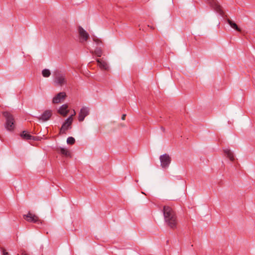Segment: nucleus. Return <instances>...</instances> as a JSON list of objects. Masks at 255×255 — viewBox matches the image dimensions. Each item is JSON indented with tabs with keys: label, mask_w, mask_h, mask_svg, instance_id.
<instances>
[{
	"label": "nucleus",
	"mask_w": 255,
	"mask_h": 255,
	"mask_svg": "<svg viewBox=\"0 0 255 255\" xmlns=\"http://www.w3.org/2000/svg\"><path fill=\"white\" fill-rule=\"evenodd\" d=\"M163 213L166 225L171 229H176L178 221L176 213L173 209L170 206H164L163 208Z\"/></svg>",
	"instance_id": "f257e3e1"
},
{
	"label": "nucleus",
	"mask_w": 255,
	"mask_h": 255,
	"mask_svg": "<svg viewBox=\"0 0 255 255\" xmlns=\"http://www.w3.org/2000/svg\"><path fill=\"white\" fill-rule=\"evenodd\" d=\"M53 82L55 85L61 87L67 84L66 74L61 71H55L54 73Z\"/></svg>",
	"instance_id": "f03ea898"
},
{
	"label": "nucleus",
	"mask_w": 255,
	"mask_h": 255,
	"mask_svg": "<svg viewBox=\"0 0 255 255\" xmlns=\"http://www.w3.org/2000/svg\"><path fill=\"white\" fill-rule=\"evenodd\" d=\"M3 116L6 119L5 128L7 130L12 131L15 128L14 119L11 114L7 112L3 113Z\"/></svg>",
	"instance_id": "7ed1b4c3"
},
{
	"label": "nucleus",
	"mask_w": 255,
	"mask_h": 255,
	"mask_svg": "<svg viewBox=\"0 0 255 255\" xmlns=\"http://www.w3.org/2000/svg\"><path fill=\"white\" fill-rule=\"evenodd\" d=\"M159 159L161 163V166L164 169L167 168L171 161L170 156L166 153L160 155Z\"/></svg>",
	"instance_id": "20e7f679"
},
{
	"label": "nucleus",
	"mask_w": 255,
	"mask_h": 255,
	"mask_svg": "<svg viewBox=\"0 0 255 255\" xmlns=\"http://www.w3.org/2000/svg\"><path fill=\"white\" fill-rule=\"evenodd\" d=\"M72 122L73 118H72V116H70L63 124L60 130V133H65L67 129L71 128Z\"/></svg>",
	"instance_id": "39448f33"
},
{
	"label": "nucleus",
	"mask_w": 255,
	"mask_h": 255,
	"mask_svg": "<svg viewBox=\"0 0 255 255\" xmlns=\"http://www.w3.org/2000/svg\"><path fill=\"white\" fill-rule=\"evenodd\" d=\"M23 218L28 222L39 223V222H40V223H42V222L40 221L38 217L30 212H28L26 215H24Z\"/></svg>",
	"instance_id": "423d86ee"
},
{
	"label": "nucleus",
	"mask_w": 255,
	"mask_h": 255,
	"mask_svg": "<svg viewBox=\"0 0 255 255\" xmlns=\"http://www.w3.org/2000/svg\"><path fill=\"white\" fill-rule=\"evenodd\" d=\"M210 6L221 15H223L224 12L221 6L217 2L216 0H207Z\"/></svg>",
	"instance_id": "0eeeda50"
},
{
	"label": "nucleus",
	"mask_w": 255,
	"mask_h": 255,
	"mask_svg": "<svg viewBox=\"0 0 255 255\" xmlns=\"http://www.w3.org/2000/svg\"><path fill=\"white\" fill-rule=\"evenodd\" d=\"M78 32L80 38V42L86 41L89 37V34L80 26L78 27Z\"/></svg>",
	"instance_id": "6e6552de"
},
{
	"label": "nucleus",
	"mask_w": 255,
	"mask_h": 255,
	"mask_svg": "<svg viewBox=\"0 0 255 255\" xmlns=\"http://www.w3.org/2000/svg\"><path fill=\"white\" fill-rule=\"evenodd\" d=\"M66 97V94L65 92H60L53 98L52 102L54 104L62 103L64 101Z\"/></svg>",
	"instance_id": "1a4fd4ad"
},
{
	"label": "nucleus",
	"mask_w": 255,
	"mask_h": 255,
	"mask_svg": "<svg viewBox=\"0 0 255 255\" xmlns=\"http://www.w3.org/2000/svg\"><path fill=\"white\" fill-rule=\"evenodd\" d=\"M89 114V109L87 107H83L81 109L78 116L79 122H83L85 118Z\"/></svg>",
	"instance_id": "9d476101"
},
{
	"label": "nucleus",
	"mask_w": 255,
	"mask_h": 255,
	"mask_svg": "<svg viewBox=\"0 0 255 255\" xmlns=\"http://www.w3.org/2000/svg\"><path fill=\"white\" fill-rule=\"evenodd\" d=\"M20 137L24 140H36L37 137L36 136L30 135L28 132L23 130L20 134Z\"/></svg>",
	"instance_id": "9b49d317"
},
{
	"label": "nucleus",
	"mask_w": 255,
	"mask_h": 255,
	"mask_svg": "<svg viewBox=\"0 0 255 255\" xmlns=\"http://www.w3.org/2000/svg\"><path fill=\"white\" fill-rule=\"evenodd\" d=\"M52 116V111L51 110H46L45 111L40 117L37 118L39 120H42V121H47Z\"/></svg>",
	"instance_id": "f8f14e48"
},
{
	"label": "nucleus",
	"mask_w": 255,
	"mask_h": 255,
	"mask_svg": "<svg viewBox=\"0 0 255 255\" xmlns=\"http://www.w3.org/2000/svg\"><path fill=\"white\" fill-rule=\"evenodd\" d=\"M96 61L101 69L105 70H108L109 69V66L106 61L100 59H97Z\"/></svg>",
	"instance_id": "ddd939ff"
},
{
	"label": "nucleus",
	"mask_w": 255,
	"mask_h": 255,
	"mask_svg": "<svg viewBox=\"0 0 255 255\" xmlns=\"http://www.w3.org/2000/svg\"><path fill=\"white\" fill-rule=\"evenodd\" d=\"M68 107V106L67 104L62 105L58 110V113L64 117L66 116L69 112Z\"/></svg>",
	"instance_id": "4468645a"
},
{
	"label": "nucleus",
	"mask_w": 255,
	"mask_h": 255,
	"mask_svg": "<svg viewBox=\"0 0 255 255\" xmlns=\"http://www.w3.org/2000/svg\"><path fill=\"white\" fill-rule=\"evenodd\" d=\"M224 152L225 155L228 157L231 161H234L235 159L234 153L231 151L230 149L226 148L224 149Z\"/></svg>",
	"instance_id": "2eb2a0df"
},
{
	"label": "nucleus",
	"mask_w": 255,
	"mask_h": 255,
	"mask_svg": "<svg viewBox=\"0 0 255 255\" xmlns=\"http://www.w3.org/2000/svg\"><path fill=\"white\" fill-rule=\"evenodd\" d=\"M227 22L230 25V26L235 30L239 32L241 31V29L238 26L237 24L232 20L227 19Z\"/></svg>",
	"instance_id": "dca6fc26"
},
{
	"label": "nucleus",
	"mask_w": 255,
	"mask_h": 255,
	"mask_svg": "<svg viewBox=\"0 0 255 255\" xmlns=\"http://www.w3.org/2000/svg\"><path fill=\"white\" fill-rule=\"evenodd\" d=\"M91 53L93 54H95L98 57H101L102 55L103 52L101 48L97 47L94 51H91Z\"/></svg>",
	"instance_id": "f3484780"
},
{
	"label": "nucleus",
	"mask_w": 255,
	"mask_h": 255,
	"mask_svg": "<svg viewBox=\"0 0 255 255\" xmlns=\"http://www.w3.org/2000/svg\"><path fill=\"white\" fill-rule=\"evenodd\" d=\"M58 150L62 155H64L66 156H69L70 155V152L66 149L60 147Z\"/></svg>",
	"instance_id": "a211bd4d"
},
{
	"label": "nucleus",
	"mask_w": 255,
	"mask_h": 255,
	"mask_svg": "<svg viewBox=\"0 0 255 255\" xmlns=\"http://www.w3.org/2000/svg\"><path fill=\"white\" fill-rule=\"evenodd\" d=\"M42 74L44 77H48L51 74V72L49 69H45L42 70Z\"/></svg>",
	"instance_id": "6ab92c4d"
},
{
	"label": "nucleus",
	"mask_w": 255,
	"mask_h": 255,
	"mask_svg": "<svg viewBox=\"0 0 255 255\" xmlns=\"http://www.w3.org/2000/svg\"><path fill=\"white\" fill-rule=\"evenodd\" d=\"M75 142V138L72 136L69 137L67 139V143L69 144L72 145Z\"/></svg>",
	"instance_id": "aec40b11"
},
{
	"label": "nucleus",
	"mask_w": 255,
	"mask_h": 255,
	"mask_svg": "<svg viewBox=\"0 0 255 255\" xmlns=\"http://www.w3.org/2000/svg\"><path fill=\"white\" fill-rule=\"evenodd\" d=\"M1 249L2 252V255H9L8 253L4 249L1 248Z\"/></svg>",
	"instance_id": "412c9836"
},
{
	"label": "nucleus",
	"mask_w": 255,
	"mask_h": 255,
	"mask_svg": "<svg viewBox=\"0 0 255 255\" xmlns=\"http://www.w3.org/2000/svg\"><path fill=\"white\" fill-rule=\"evenodd\" d=\"M93 40L98 43L99 42H101V41L97 37L93 38Z\"/></svg>",
	"instance_id": "4be33fe9"
},
{
	"label": "nucleus",
	"mask_w": 255,
	"mask_h": 255,
	"mask_svg": "<svg viewBox=\"0 0 255 255\" xmlns=\"http://www.w3.org/2000/svg\"><path fill=\"white\" fill-rule=\"evenodd\" d=\"M21 255H28V254L26 253V252L24 251H21Z\"/></svg>",
	"instance_id": "5701e85b"
},
{
	"label": "nucleus",
	"mask_w": 255,
	"mask_h": 255,
	"mask_svg": "<svg viewBox=\"0 0 255 255\" xmlns=\"http://www.w3.org/2000/svg\"><path fill=\"white\" fill-rule=\"evenodd\" d=\"M126 114H123V115H122V119L123 120H125V119H126Z\"/></svg>",
	"instance_id": "b1692460"
},
{
	"label": "nucleus",
	"mask_w": 255,
	"mask_h": 255,
	"mask_svg": "<svg viewBox=\"0 0 255 255\" xmlns=\"http://www.w3.org/2000/svg\"><path fill=\"white\" fill-rule=\"evenodd\" d=\"M75 115H76V112L74 110H73V113H72V115L71 116H72V118L73 116H75Z\"/></svg>",
	"instance_id": "393cba45"
},
{
	"label": "nucleus",
	"mask_w": 255,
	"mask_h": 255,
	"mask_svg": "<svg viewBox=\"0 0 255 255\" xmlns=\"http://www.w3.org/2000/svg\"><path fill=\"white\" fill-rule=\"evenodd\" d=\"M160 128L163 131H165V128L163 127H161Z\"/></svg>",
	"instance_id": "a878e982"
}]
</instances>
